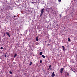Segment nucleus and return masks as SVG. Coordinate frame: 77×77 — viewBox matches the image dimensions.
<instances>
[{
    "label": "nucleus",
    "mask_w": 77,
    "mask_h": 77,
    "mask_svg": "<svg viewBox=\"0 0 77 77\" xmlns=\"http://www.w3.org/2000/svg\"><path fill=\"white\" fill-rule=\"evenodd\" d=\"M68 41L69 42V41H71V39H70V38H68Z\"/></svg>",
    "instance_id": "obj_11"
},
{
    "label": "nucleus",
    "mask_w": 77,
    "mask_h": 77,
    "mask_svg": "<svg viewBox=\"0 0 77 77\" xmlns=\"http://www.w3.org/2000/svg\"><path fill=\"white\" fill-rule=\"evenodd\" d=\"M40 63H42V60H40Z\"/></svg>",
    "instance_id": "obj_12"
},
{
    "label": "nucleus",
    "mask_w": 77,
    "mask_h": 77,
    "mask_svg": "<svg viewBox=\"0 0 77 77\" xmlns=\"http://www.w3.org/2000/svg\"><path fill=\"white\" fill-rule=\"evenodd\" d=\"M44 8L42 9L41 10V15H42V14H43V13L44 12Z\"/></svg>",
    "instance_id": "obj_1"
},
{
    "label": "nucleus",
    "mask_w": 77,
    "mask_h": 77,
    "mask_svg": "<svg viewBox=\"0 0 77 77\" xmlns=\"http://www.w3.org/2000/svg\"><path fill=\"white\" fill-rule=\"evenodd\" d=\"M36 41H38V37H37L36 38Z\"/></svg>",
    "instance_id": "obj_5"
},
{
    "label": "nucleus",
    "mask_w": 77,
    "mask_h": 77,
    "mask_svg": "<svg viewBox=\"0 0 77 77\" xmlns=\"http://www.w3.org/2000/svg\"><path fill=\"white\" fill-rule=\"evenodd\" d=\"M67 75H69V74H68V73H67Z\"/></svg>",
    "instance_id": "obj_17"
},
{
    "label": "nucleus",
    "mask_w": 77,
    "mask_h": 77,
    "mask_svg": "<svg viewBox=\"0 0 77 77\" xmlns=\"http://www.w3.org/2000/svg\"><path fill=\"white\" fill-rule=\"evenodd\" d=\"M17 54H15L14 56V57H16V56H17Z\"/></svg>",
    "instance_id": "obj_8"
},
{
    "label": "nucleus",
    "mask_w": 77,
    "mask_h": 77,
    "mask_svg": "<svg viewBox=\"0 0 77 77\" xmlns=\"http://www.w3.org/2000/svg\"><path fill=\"white\" fill-rule=\"evenodd\" d=\"M48 70H49V69H48Z\"/></svg>",
    "instance_id": "obj_21"
},
{
    "label": "nucleus",
    "mask_w": 77,
    "mask_h": 77,
    "mask_svg": "<svg viewBox=\"0 0 77 77\" xmlns=\"http://www.w3.org/2000/svg\"><path fill=\"white\" fill-rule=\"evenodd\" d=\"M5 57H6V55H5Z\"/></svg>",
    "instance_id": "obj_18"
},
{
    "label": "nucleus",
    "mask_w": 77,
    "mask_h": 77,
    "mask_svg": "<svg viewBox=\"0 0 77 77\" xmlns=\"http://www.w3.org/2000/svg\"><path fill=\"white\" fill-rule=\"evenodd\" d=\"M55 75H54V72H53L52 74V75L51 76L52 77H54V76Z\"/></svg>",
    "instance_id": "obj_4"
},
{
    "label": "nucleus",
    "mask_w": 77,
    "mask_h": 77,
    "mask_svg": "<svg viewBox=\"0 0 77 77\" xmlns=\"http://www.w3.org/2000/svg\"><path fill=\"white\" fill-rule=\"evenodd\" d=\"M62 48L63 49V50L64 51H65L66 49H65V47H64V46H63Z\"/></svg>",
    "instance_id": "obj_3"
},
{
    "label": "nucleus",
    "mask_w": 77,
    "mask_h": 77,
    "mask_svg": "<svg viewBox=\"0 0 77 77\" xmlns=\"http://www.w3.org/2000/svg\"><path fill=\"white\" fill-rule=\"evenodd\" d=\"M16 17L15 16H14V17Z\"/></svg>",
    "instance_id": "obj_19"
},
{
    "label": "nucleus",
    "mask_w": 77,
    "mask_h": 77,
    "mask_svg": "<svg viewBox=\"0 0 77 77\" xmlns=\"http://www.w3.org/2000/svg\"><path fill=\"white\" fill-rule=\"evenodd\" d=\"M46 42V41H45V42Z\"/></svg>",
    "instance_id": "obj_20"
},
{
    "label": "nucleus",
    "mask_w": 77,
    "mask_h": 77,
    "mask_svg": "<svg viewBox=\"0 0 77 77\" xmlns=\"http://www.w3.org/2000/svg\"><path fill=\"white\" fill-rule=\"evenodd\" d=\"M10 74H12V72H10Z\"/></svg>",
    "instance_id": "obj_16"
},
{
    "label": "nucleus",
    "mask_w": 77,
    "mask_h": 77,
    "mask_svg": "<svg viewBox=\"0 0 77 77\" xmlns=\"http://www.w3.org/2000/svg\"><path fill=\"white\" fill-rule=\"evenodd\" d=\"M1 49H2V50H3V48L1 47Z\"/></svg>",
    "instance_id": "obj_14"
},
{
    "label": "nucleus",
    "mask_w": 77,
    "mask_h": 77,
    "mask_svg": "<svg viewBox=\"0 0 77 77\" xmlns=\"http://www.w3.org/2000/svg\"><path fill=\"white\" fill-rule=\"evenodd\" d=\"M42 52H41L40 53V55H42Z\"/></svg>",
    "instance_id": "obj_10"
},
{
    "label": "nucleus",
    "mask_w": 77,
    "mask_h": 77,
    "mask_svg": "<svg viewBox=\"0 0 77 77\" xmlns=\"http://www.w3.org/2000/svg\"><path fill=\"white\" fill-rule=\"evenodd\" d=\"M7 35H8V36H9V37H10V36H9V33L8 32H7L6 33Z\"/></svg>",
    "instance_id": "obj_7"
},
{
    "label": "nucleus",
    "mask_w": 77,
    "mask_h": 77,
    "mask_svg": "<svg viewBox=\"0 0 77 77\" xmlns=\"http://www.w3.org/2000/svg\"><path fill=\"white\" fill-rule=\"evenodd\" d=\"M49 69H51V65H50L49 66Z\"/></svg>",
    "instance_id": "obj_9"
},
{
    "label": "nucleus",
    "mask_w": 77,
    "mask_h": 77,
    "mask_svg": "<svg viewBox=\"0 0 77 77\" xmlns=\"http://www.w3.org/2000/svg\"><path fill=\"white\" fill-rule=\"evenodd\" d=\"M58 2H61V0H58Z\"/></svg>",
    "instance_id": "obj_15"
},
{
    "label": "nucleus",
    "mask_w": 77,
    "mask_h": 77,
    "mask_svg": "<svg viewBox=\"0 0 77 77\" xmlns=\"http://www.w3.org/2000/svg\"><path fill=\"white\" fill-rule=\"evenodd\" d=\"M32 62H31L30 64L29 65H32Z\"/></svg>",
    "instance_id": "obj_13"
},
{
    "label": "nucleus",
    "mask_w": 77,
    "mask_h": 77,
    "mask_svg": "<svg viewBox=\"0 0 77 77\" xmlns=\"http://www.w3.org/2000/svg\"><path fill=\"white\" fill-rule=\"evenodd\" d=\"M61 69V70L60 71V72L61 74H62V73L63 72V68L61 69Z\"/></svg>",
    "instance_id": "obj_2"
},
{
    "label": "nucleus",
    "mask_w": 77,
    "mask_h": 77,
    "mask_svg": "<svg viewBox=\"0 0 77 77\" xmlns=\"http://www.w3.org/2000/svg\"><path fill=\"white\" fill-rule=\"evenodd\" d=\"M42 57H43V58H45V56L43 55H42Z\"/></svg>",
    "instance_id": "obj_6"
}]
</instances>
